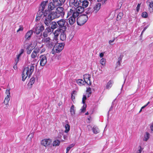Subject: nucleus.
<instances>
[{"instance_id": "5", "label": "nucleus", "mask_w": 153, "mask_h": 153, "mask_svg": "<svg viewBox=\"0 0 153 153\" xmlns=\"http://www.w3.org/2000/svg\"><path fill=\"white\" fill-rule=\"evenodd\" d=\"M44 26L41 23H39L35 25L33 28V32L36 34H39L42 33V31L44 30Z\"/></svg>"}, {"instance_id": "8", "label": "nucleus", "mask_w": 153, "mask_h": 153, "mask_svg": "<svg viewBox=\"0 0 153 153\" xmlns=\"http://www.w3.org/2000/svg\"><path fill=\"white\" fill-rule=\"evenodd\" d=\"M66 30H61L59 32V34L57 36H56L55 34V32H54V38L55 39H57V37L58 36L59 34L60 35V39L62 41H64L66 39V36L65 34V31Z\"/></svg>"}, {"instance_id": "32", "label": "nucleus", "mask_w": 153, "mask_h": 153, "mask_svg": "<svg viewBox=\"0 0 153 153\" xmlns=\"http://www.w3.org/2000/svg\"><path fill=\"white\" fill-rule=\"evenodd\" d=\"M93 132L95 134L98 133L99 132L98 128L96 126H94L92 128Z\"/></svg>"}, {"instance_id": "26", "label": "nucleus", "mask_w": 153, "mask_h": 153, "mask_svg": "<svg viewBox=\"0 0 153 153\" xmlns=\"http://www.w3.org/2000/svg\"><path fill=\"white\" fill-rule=\"evenodd\" d=\"M68 22L71 25H73L75 22V19L71 16L68 19Z\"/></svg>"}, {"instance_id": "33", "label": "nucleus", "mask_w": 153, "mask_h": 153, "mask_svg": "<svg viewBox=\"0 0 153 153\" xmlns=\"http://www.w3.org/2000/svg\"><path fill=\"white\" fill-rule=\"evenodd\" d=\"M123 16V13L121 12H120L118 14L117 18V21L120 20L122 18Z\"/></svg>"}, {"instance_id": "31", "label": "nucleus", "mask_w": 153, "mask_h": 153, "mask_svg": "<svg viewBox=\"0 0 153 153\" xmlns=\"http://www.w3.org/2000/svg\"><path fill=\"white\" fill-rule=\"evenodd\" d=\"M77 83L79 85H83L85 84L84 81L81 79H79L76 80Z\"/></svg>"}, {"instance_id": "45", "label": "nucleus", "mask_w": 153, "mask_h": 153, "mask_svg": "<svg viewBox=\"0 0 153 153\" xmlns=\"http://www.w3.org/2000/svg\"><path fill=\"white\" fill-rule=\"evenodd\" d=\"M73 10H72L71 9L70 11L68 12V16H67V17H68L72 16L73 13Z\"/></svg>"}, {"instance_id": "13", "label": "nucleus", "mask_w": 153, "mask_h": 153, "mask_svg": "<svg viewBox=\"0 0 153 153\" xmlns=\"http://www.w3.org/2000/svg\"><path fill=\"white\" fill-rule=\"evenodd\" d=\"M44 10H42L39 9V10L37 13V16L36 19V20L38 21L40 20L43 14L44 15Z\"/></svg>"}, {"instance_id": "38", "label": "nucleus", "mask_w": 153, "mask_h": 153, "mask_svg": "<svg viewBox=\"0 0 153 153\" xmlns=\"http://www.w3.org/2000/svg\"><path fill=\"white\" fill-rule=\"evenodd\" d=\"M74 145V144H72L70 145L68 147L66 148V153H67L69 151L71 148L72 147H73Z\"/></svg>"}, {"instance_id": "43", "label": "nucleus", "mask_w": 153, "mask_h": 153, "mask_svg": "<svg viewBox=\"0 0 153 153\" xmlns=\"http://www.w3.org/2000/svg\"><path fill=\"white\" fill-rule=\"evenodd\" d=\"M79 2H78L77 0H76L75 2L74 5L73 6V7L75 6V7H77V6H79Z\"/></svg>"}, {"instance_id": "51", "label": "nucleus", "mask_w": 153, "mask_h": 153, "mask_svg": "<svg viewBox=\"0 0 153 153\" xmlns=\"http://www.w3.org/2000/svg\"><path fill=\"white\" fill-rule=\"evenodd\" d=\"M139 149L137 152L136 153H141V152L142 151V149L141 147L140 146L138 147Z\"/></svg>"}, {"instance_id": "25", "label": "nucleus", "mask_w": 153, "mask_h": 153, "mask_svg": "<svg viewBox=\"0 0 153 153\" xmlns=\"http://www.w3.org/2000/svg\"><path fill=\"white\" fill-rule=\"evenodd\" d=\"M31 44L29 45L26 48L27 53L28 54H30L33 49L32 47L31 46Z\"/></svg>"}, {"instance_id": "2", "label": "nucleus", "mask_w": 153, "mask_h": 153, "mask_svg": "<svg viewBox=\"0 0 153 153\" xmlns=\"http://www.w3.org/2000/svg\"><path fill=\"white\" fill-rule=\"evenodd\" d=\"M35 63H31L30 68L28 67H27L23 70L22 73V80L23 81H25L27 77L28 76L29 78L33 72L34 66Z\"/></svg>"}, {"instance_id": "30", "label": "nucleus", "mask_w": 153, "mask_h": 153, "mask_svg": "<svg viewBox=\"0 0 153 153\" xmlns=\"http://www.w3.org/2000/svg\"><path fill=\"white\" fill-rule=\"evenodd\" d=\"M113 83L111 80L109 81L107 84L106 88L107 89H110L112 86Z\"/></svg>"}, {"instance_id": "40", "label": "nucleus", "mask_w": 153, "mask_h": 153, "mask_svg": "<svg viewBox=\"0 0 153 153\" xmlns=\"http://www.w3.org/2000/svg\"><path fill=\"white\" fill-rule=\"evenodd\" d=\"M105 59H104L102 58L100 60V63L103 66H104L105 65Z\"/></svg>"}, {"instance_id": "41", "label": "nucleus", "mask_w": 153, "mask_h": 153, "mask_svg": "<svg viewBox=\"0 0 153 153\" xmlns=\"http://www.w3.org/2000/svg\"><path fill=\"white\" fill-rule=\"evenodd\" d=\"M148 16L147 13L146 12H143L142 13V16L143 18H146Z\"/></svg>"}, {"instance_id": "42", "label": "nucleus", "mask_w": 153, "mask_h": 153, "mask_svg": "<svg viewBox=\"0 0 153 153\" xmlns=\"http://www.w3.org/2000/svg\"><path fill=\"white\" fill-rule=\"evenodd\" d=\"M86 105H84L82 106V108L80 109V110L82 112H84L86 109Z\"/></svg>"}, {"instance_id": "35", "label": "nucleus", "mask_w": 153, "mask_h": 153, "mask_svg": "<svg viewBox=\"0 0 153 153\" xmlns=\"http://www.w3.org/2000/svg\"><path fill=\"white\" fill-rule=\"evenodd\" d=\"M84 84L87 83L88 85H91V82L90 81V78H88L87 79H85L84 81Z\"/></svg>"}, {"instance_id": "9", "label": "nucleus", "mask_w": 153, "mask_h": 153, "mask_svg": "<svg viewBox=\"0 0 153 153\" xmlns=\"http://www.w3.org/2000/svg\"><path fill=\"white\" fill-rule=\"evenodd\" d=\"M64 9L62 7H59L56 9V13L57 14L58 16L59 17L61 16L63 17L65 14V12L64 11Z\"/></svg>"}, {"instance_id": "22", "label": "nucleus", "mask_w": 153, "mask_h": 153, "mask_svg": "<svg viewBox=\"0 0 153 153\" xmlns=\"http://www.w3.org/2000/svg\"><path fill=\"white\" fill-rule=\"evenodd\" d=\"M124 56L123 54H121L120 56L118 59V61L117 62V67L119 66L121 64V62H122V59L123 57Z\"/></svg>"}, {"instance_id": "1", "label": "nucleus", "mask_w": 153, "mask_h": 153, "mask_svg": "<svg viewBox=\"0 0 153 153\" xmlns=\"http://www.w3.org/2000/svg\"><path fill=\"white\" fill-rule=\"evenodd\" d=\"M58 28L55 31V34L57 36L59 32L61 30H66L67 27H70L68 22V20L66 19H61L57 21Z\"/></svg>"}, {"instance_id": "61", "label": "nucleus", "mask_w": 153, "mask_h": 153, "mask_svg": "<svg viewBox=\"0 0 153 153\" xmlns=\"http://www.w3.org/2000/svg\"><path fill=\"white\" fill-rule=\"evenodd\" d=\"M19 58H18V57H16V58L15 59V61L16 62V64H17L18 62H19Z\"/></svg>"}, {"instance_id": "57", "label": "nucleus", "mask_w": 153, "mask_h": 153, "mask_svg": "<svg viewBox=\"0 0 153 153\" xmlns=\"http://www.w3.org/2000/svg\"><path fill=\"white\" fill-rule=\"evenodd\" d=\"M115 38H114L112 40H110L109 41V43L110 44L112 45V44H111V43L112 42H113L115 40Z\"/></svg>"}, {"instance_id": "19", "label": "nucleus", "mask_w": 153, "mask_h": 153, "mask_svg": "<svg viewBox=\"0 0 153 153\" xmlns=\"http://www.w3.org/2000/svg\"><path fill=\"white\" fill-rule=\"evenodd\" d=\"M76 11H74L73 14L71 16L74 18L75 19L79 15V13H81L82 12H79V11L76 10Z\"/></svg>"}, {"instance_id": "46", "label": "nucleus", "mask_w": 153, "mask_h": 153, "mask_svg": "<svg viewBox=\"0 0 153 153\" xmlns=\"http://www.w3.org/2000/svg\"><path fill=\"white\" fill-rule=\"evenodd\" d=\"M76 0H70L69 3L70 5L73 6Z\"/></svg>"}, {"instance_id": "63", "label": "nucleus", "mask_w": 153, "mask_h": 153, "mask_svg": "<svg viewBox=\"0 0 153 153\" xmlns=\"http://www.w3.org/2000/svg\"><path fill=\"white\" fill-rule=\"evenodd\" d=\"M36 61H37V60L36 59H33V60L32 61L31 63H34L35 62H36Z\"/></svg>"}, {"instance_id": "27", "label": "nucleus", "mask_w": 153, "mask_h": 153, "mask_svg": "<svg viewBox=\"0 0 153 153\" xmlns=\"http://www.w3.org/2000/svg\"><path fill=\"white\" fill-rule=\"evenodd\" d=\"M51 40L49 37H45L42 39V41L46 44L49 42H50Z\"/></svg>"}, {"instance_id": "12", "label": "nucleus", "mask_w": 153, "mask_h": 153, "mask_svg": "<svg viewBox=\"0 0 153 153\" xmlns=\"http://www.w3.org/2000/svg\"><path fill=\"white\" fill-rule=\"evenodd\" d=\"M33 31L32 30H30L27 32L25 36L26 41L29 40L30 39L31 36L33 34Z\"/></svg>"}, {"instance_id": "17", "label": "nucleus", "mask_w": 153, "mask_h": 153, "mask_svg": "<svg viewBox=\"0 0 153 153\" xmlns=\"http://www.w3.org/2000/svg\"><path fill=\"white\" fill-rule=\"evenodd\" d=\"M45 17V18L44 21V23L47 26H48L52 22L51 21L52 20L50 19V18L48 17V16Z\"/></svg>"}, {"instance_id": "23", "label": "nucleus", "mask_w": 153, "mask_h": 153, "mask_svg": "<svg viewBox=\"0 0 153 153\" xmlns=\"http://www.w3.org/2000/svg\"><path fill=\"white\" fill-rule=\"evenodd\" d=\"M101 6V3H98L94 7V11H95V13H96L100 9V8Z\"/></svg>"}, {"instance_id": "47", "label": "nucleus", "mask_w": 153, "mask_h": 153, "mask_svg": "<svg viewBox=\"0 0 153 153\" xmlns=\"http://www.w3.org/2000/svg\"><path fill=\"white\" fill-rule=\"evenodd\" d=\"M65 0H59V6H61L65 2Z\"/></svg>"}, {"instance_id": "59", "label": "nucleus", "mask_w": 153, "mask_h": 153, "mask_svg": "<svg viewBox=\"0 0 153 153\" xmlns=\"http://www.w3.org/2000/svg\"><path fill=\"white\" fill-rule=\"evenodd\" d=\"M150 128L151 131H153V123H152L150 126Z\"/></svg>"}, {"instance_id": "54", "label": "nucleus", "mask_w": 153, "mask_h": 153, "mask_svg": "<svg viewBox=\"0 0 153 153\" xmlns=\"http://www.w3.org/2000/svg\"><path fill=\"white\" fill-rule=\"evenodd\" d=\"M140 6V4H138L136 7V10L138 12L139 10V9Z\"/></svg>"}, {"instance_id": "48", "label": "nucleus", "mask_w": 153, "mask_h": 153, "mask_svg": "<svg viewBox=\"0 0 153 153\" xmlns=\"http://www.w3.org/2000/svg\"><path fill=\"white\" fill-rule=\"evenodd\" d=\"M23 27L22 25H20L19 26V28L17 30V32L18 33L19 31H23Z\"/></svg>"}, {"instance_id": "28", "label": "nucleus", "mask_w": 153, "mask_h": 153, "mask_svg": "<svg viewBox=\"0 0 153 153\" xmlns=\"http://www.w3.org/2000/svg\"><path fill=\"white\" fill-rule=\"evenodd\" d=\"M60 141L59 140H56L54 141L53 143V146H58L59 145L60 143Z\"/></svg>"}, {"instance_id": "10", "label": "nucleus", "mask_w": 153, "mask_h": 153, "mask_svg": "<svg viewBox=\"0 0 153 153\" xmlns=\"http://www.w3.org/2000/svg\"><path fill=\"white\" fill-rule=\"evenodd\" d=\"M51 143V140L50 139H45L41 142V144L45 147H47L50 145Z\"/></svg>"}, {"instance_id": "56", "label": "nucleus", "mask_w": 153, "mask_h": 153, "mask_svg": "<svg viewBox=\"0 0 153 153\" xmlns=\"http://www.w3.org/2000/svg\"><path fill=\"white\" fill-rule=\"evenodd\" d=\"M33 136V133H31L30 134H29L28 136V137H30V139H31Z\"/></svg>"}, {"instance_id": "29", "label": "nucleus", "mask_w": 153, "mask_h": 153, "mask_svg": "<svg viewBox=\"0 0 153 153\" xmlns=\"http://www.w3.org/2000/svg\"><path fill=\"white\" fill-rule=\"evenodd\" d=\"M149 133L146 132V134L144 135L143 140L146 141H147L149 137Z\"/></svg>"}, {"instance_id": "18", "label": "nucleus", "mask_w": 153, "mask_h": 153, "mask_svg": "<svg viewBox=\"0 0 153 153\" xmlns=\"http://www.w3.org/2000/svg\"><path fill=\"white\" fill-rule=\"evenodd\" d=\"M10 89H7L6 90L5 93L7 94V96L5 98V100L7 101V103L10 100Z\"/></svg>"}, {"instance_id": "39", "label": "nucleus", "mask_w": 153, "mask_h": 153, "mask_svg": "<svg viewBox=\"0 0 153 153\" xmlns=\"http://www.w3.org/2000/svg\"><path fill=\"white\" fill-rule=\"evenodd\" d=\"M45 30H46L48 33H49L53 31V30L49 26V27L46 28L45 29Z\"/></svg>"}, {"instance_id": "62", "label": "nucleus", "mask_w": 153, "mask_h": 153, "mask_svg": "<svg viewBox=\"0 0 153 153\" xmlns=\"http://www.w3.org/2000/svg\"><path fill=\"white\" fill-rule=\"evenodd\" d=\"M104 56V53H101L100 54V57H102Z\"/></svg>"}, {"instance_id": "53", "label": "nucleus", "mask_w": 153, "mask_h": 153, "mask_svg": "<svg viewBox=\"0 0 153 153\" xmlns=\"http://www.w3.org/2000/svg\"><path fill=\"white\" fill-rule=\"evenodd\" d=\"M91 88L89 87L87 88L86 91L89 92V94H91Z\"/></svg>"}, {"instance_id": "21", "label": "nucleus", "mask_w": 153, "mask_h": 153, "mask_svg": "<svg viewBox=\"0 0 153 153\" xmlns=\"http://www.w3.org/2000/svg\"><path fill=\"white\" fill-rule=\"evenodd\" d=\"M146 3L149 5V8H151V10H153V0H147Z\"/></svg>"}, {"instance_id": "49", "label": "nucleus", "mask_w": 153, "mask_h": 153, "mask_svg": "<svg viewBox=\"0 0 153 153\" xmlns=\"http://www.w3.org/2000/svg\"><path fill=\"white\" fill-rule=\"evenodd\" d=\"M48 33L45 30V31L43 33L42 35L44 38L47 37L48 36Z\"/></svg>"}, {"instance_id": "24", "label": "nucleus", "mask_w": 153, "mask_h": 153, "mask_svg": "<svg viewBox=\"0 0 153 153\" xmlns=\"http://www.w3.org/2000/svg\"><path fill=\"white\" fill-rule=\"evenodd\" d=\"M50 25H51V28H52L53 30L58 27L57 22H52Z\"/></svg>"}, {"instance_id": "60", "label": "nucleus", "mask_w": 153, "mask_h": 153, "mask_svg": "<svg viewBox=\"0 0 153 153\" xmlns=\"http://www.w3.org/2000/svg\"><path fill=\"white\" fill-rule=\"evenodd\" d=\"M24 51V50L23 49H21L19 51V53H21V54H22L23 53Z\"/></svg>"}, {"instance_id": "4", "label": "nucleus", "mask_w": 153, "mask_h": 153, "mask_svg": "<svg viewBox=\"0 0 153 153\" xmlns=\"http://www.w3.org/2000/svg\"><path fill=\"white\" fill-rule=\"evenodd\" d=\"M64 46V43H59L56 45H54L51 51V53L53 54L58 53L60 52L63 49Z\"/></svg>"}, {"instance_id": "16", "label": "nucleus", "mask_w": 153, "mask_h": 153, "mask_svg": "<svg viewBox=\"0 0 153 153\" xmlns=\"http://www.w3.org/2000/svg\"><path fill=\"white\" fill-rule=\"evenodd\" d=\"M48 3V1L42 2L40 7H39V9H40V10H44L45 6Z\"/></svg>"}, {"instance_id": "20", "label": "nucleus", "mask_w": 153, "mask_h": 153, "mask_svg": "<svg viewBox=\"0 0 153 153\" xmlns=\"http://www.w3.org/2000/svg\"><path fill=\"white\" fill-rule=\"evenodd\" d=\"M54 44L53 40H51L50 42H48L46 44V46L49 48H51L54 46Z\"/></svg>"}, {"instance_id": "15", "label": "nucleus", "mask_w": 153, "mask_h": 153, "mask_svg": "<svg viewBox=\"0 0 153 153\" xmlns=\"http://www.w3.org/2000/svg\"><path fill=\"white\" fill-rule=\"evenodd\" d=\"M57 6H58L56 4L53 3H52V2H50L48 4V10L50 11L53 10L54 8H55Z\"/></svg>"}, {"instance_id": "14", "label": "nucleus", "mask_w": 153, "mask_h": 153, "mask_svg": "<svg viewBox=\"0 0 153 153\" xmlns=\"http://www.w3.org/2000/svg\"><path fill=\"white\" fill-rule=\"evenodd\" d=\"M40 50V49L39 48L35 49L31 54V57L33 59H35L37 56V54L39 53Z\"/></svg>"}, {"instance_id": "37", "label": "nucleus", "mask_w": 153, "mask_h": 153, "mask_svg": "<svg viewBox=\"0 0 153 153\" xmlns=\"http://www.w3.org/2000/svg\"><path fill=\"white\" fill-rule=\"evenodd\" d=\"M35 81V77H33L31 78L30 79V82H29L28 84L32 85L34 83Z\"/></svg>"}, {"instance_id": "55", "label": "nucleus", "mask_w": 153, "mask_h": 153, "mask_svg": "<svg viewBox=\"0 0 153 153\" xmlns=\"http://www.w3.org/2000/svg\"><path fill=\"white\" fill-rule=\"evenodd\" d=\"M74 91L71 94V98L72 101H73V100L75 99V97L73 96V93H74Z\"/></svg>"}, {"instance_id": "58", "label": "nucleus", "mask_w": 153, "mask_h": 153, "mask_svg": "<svg viewBox=\"0 0 153 153\" xmlns=\"http://www.w3.org/2000/svg\"><path fill=\"white\" fill-rule=\"evenodd\" d=\"M150 103V102H148V103L146 104V105H144V106L142 107L141 108V109H143V108H145Z\"/></svg>"}, {"instance_id": "6", "label": "nucleus", "mask_w": 153, "mask_h": 153, "mask_svg": "<svg viewBox=\"0 0 153 153\" xmlns=\"http://www.w3.org/2000/svg\"><path fill=\"white\" fill-rule=\"evenodd\" d=\"M88 17L86 15H81L77 19V23L78 25L81 26L84 24L87 21Z\"/></svg>"}, {"instance_id": "44", "label": "nucleus", "mask_w": 153, "mask_h": 153, "mask_svg": "<svg viewBox=\"0 0 153 153\" xmlns=\"http://www.w3.org/2000/svg\"><path fill=\"white\" fill-rule=\"evenodd\" d=\"M83 77L84 79H86L88 78H91V77L90 75L88 74H85V75H84L83 76Z\"/></svg>"}, {"instance_id": "36", "label": "nucleus", "mask_w": 153, "mask_h": 153, "mask_svg": "<svg viewBox=\"0 0 153 153\" xmlns=\"http://www.w3.org/2000/svg\"><path fill=\"white\" fill-rule=\"evenodd\" d=\"M74 108V105H72L71 107L70 111L72 115H74L75 114Z\"/></svg>"}, {"instance_id": "52", "label": "nucleus", "mask_w": 153, "mask_h": 153, "mask_svg": "<svg viewBox=\"0 0 153 153\" xmlns=\"http://www.w3.org/2000/svg\"><path fill=\"white\" fill-rule=\"evenodd\" d=\"M107 0H97V1L98 2H101L103 4L105 3L106 1Z\"/></svg>"}, {"instance_id": "3", "label": "nucleus", "mask_w": 153, "mask_h": 153, "mask_svg": "<svg viewBox=\"0 0 153 153\" xmlns=\"http://www.w3.org/2000/svg\"><path fill=\"white\" fill-rule=\"evenodd\" d=\"M89 2L86 0H80L79 6L76 8V10L79 11V12H82L84 11V8L88 5Z\"/></svg>"}, {"instance_id": "64", "label": "nucleus", "mask_w": 153, "mask_h": 153, "mask_svg": "<svg viewBox=\"0 0 153 153\" xmlns=\"http://www.w3.org/2000/svg\"><path fill=\"white\" fill-rule=\"evenodd\" d=\"M86 98V97L85 95H84L82 98V100H85Z\"/></svg>"}, {"instance_id": "50", "label": "nucleus", "mask_w": 153, "mask_h": 153, "mask_svg": "<svg viewBox=\"0 0 153 153\" xmlns=\"http://www.w3.org/2000/svg\"><path fill=\"white\" fill-rule=\"evenodd\" d=\"M53 3L55 4H56L57 5L59 6V0H53Z\"/></svg>"}, {"instance_id": "34", "label": "nucleus", "mask_w": 153, "mask_h": 153, "mask_svg": "<svg viewBox=\"0 0 153 153\" xmlns=\"http://www.w3.org/2000/svg\"><path fill=\"white\" fill-rule=\"evenodd\" d=\"M65 133H67L70 130V126L68 124H67L65 125Z\"/></svg>"}, {"instance_id": "7", "label": "nucleus", "mask_w": 153, "mask_h": 153, "mask_svg": "<svg viewBox=\"0 0 153 153\" xmlns=\"http://www.w3.org/2000/svg\"><path fill=\"white\" fill-rule=\"evenodd\" d=\"M47 16L52 20L59 17L56 12H51L49 10H45L44 13V16Z\"/></svg>"}, {"instance_id": "11", "label": "nucleus", "mask_w": 153, "mask_h": 153, "mask_svg": "<svg viewBox=\"0 0 153 153\" xmlns=\"http://www.w3.org/2000/svg\"><path fill=\"white\" fill-rule=\"evenodd\" d=\"M41 58L40 65L42 66H44L47 62L46 56L45 55H42L40 56Z\"/></svg>"}]
</instances>
